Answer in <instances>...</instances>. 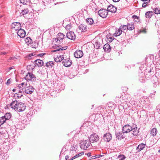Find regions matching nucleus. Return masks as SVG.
I'll use <instances>...</instances> for the list:
<instances>
[{
    "label": "nucleus",
    "instance_id": "1",
    "mask_svg": "<svg viewBox=\"0 0 160 160\" xmlns=\"http://www.w3.org/2000/svg\"><path fill=\"white\" fill-rule=\"evenodd\" d=\"M10 106L12 109L18 112L24 111L26 108L24 104L21 102L18 103L17 101L12 102L11 103Z\"/></svg>",
    "mask_w": 160,
    "mask_h": 160
},
{
    "label": "nucleus",
    "instance_id": "2",
    "mask_svg": "<svg viewBox=\"0 0 160 160\" xmlns=\"http://www.w3.org/2000/svg\"><path fill=\"white\" fill-rule=\"evenodd\" d=\"M91 145V142L89 140H83L80 143L81 148L83 150H86Z\"/></svg>",
    "mask_w": 160,
    "mask_h": 160
},
{
    "label": "nucleus",
    "instance_id": "3",
    "mask_svg": "<svg viewBox=\"0 0 160 160\" xmlns=\"http://www.w3.org/2000/svg\"><path fill=\"white\" fill-rule=\"evenodd\" d=\"M25 79L27 81H35L36 80V77L32 72H28L26 75Z\"/></svg>",
    "mask_w": 160,
    "mask_h": 160
},
{
    "label": "nucleus",
    "instance_id": "4",
    "mask_svg": "<svg viewBox=\"0 0 160 160\" xmlns=\"http://www.w3.org/2000/svg\"><path fill=\"white\" fill-rule=\"evenodd\" d=\"M108 11L105 9H101L99 10L98 12V15L103 18H106L108 14Z\"/></svg>",
    "mask_w": 160,
    "mask_h": 160
},
{
    "label": "nucleus",
    "instance_id": "5",
    "mask_svg": "<svg viewBox=\"0 0 160 160\" xmlns=\"http://www.w3.org/2000/svg\"><path fill=\"white\" fill-rule=\"evenodd\" d=\"M99 139V136L95 133L91 135L89 138V140L90 142H97L98 141Z\"/></svg>",
    "mask_w": 160,
    "mask_h": 160
},
{
    "label": "nucleus",
    "instance_id": "6",
    "mask_svg": "<svg viewBox=\"0 0 160 160\" xmlns=\"http://www.w3.org/2000/svg\"><path fill=\"white\" fill-rule=\"evenodd\" d=\"M132 130V127L128 124L124 125L122 128V132L123 133L130 132Z\"/></svg>",
    "mask_w": 160,
    "mask_h": 160
},
{
    "label": "nucleus",
    "instance_id": "7",
    "mask_svg": "<svg viewBox=\"0 0 160 160\" xmlns=\"http://www.w3.org/2000/svg\"><path fill=\"white\" fill-rule=\"evenodd\" d=\"M21 24L19 22H15L12 23L11 25V28L15 31L18 30L21 28Z\"/></svg>",
    "mask_w": 160,
    "mask_h": 160
},
{
    "label": "nucleus",
    "instance_id": "8",
    "mask_svg": "<svg viewBox=\"0 0 160 160\" xmlns=\"http://www.w3.org/2000/svg\"><path fill=\"white\" fill-rule=\"evenodd\" d=\"M87 26L83 24L80 25L77 29V31L78 33L85 32L87 31Z\"/></svg>",
    "mask_w": 160,
    "mask_h": 160
},
{
    "label": "nucleus",
    "instance_id": "9",
    "mask_svg": "<svg viewBox=\"0 0 160 160\" xmlns=\"http://www.w3.org/2000/svg\"><path fill=\"white\" fill-rule=\"evenodd\" d=\"M24 90L26 94H31L33 92L34 88L32 86H26Z\"/></svg>",
    "mask_w": 160,
    "mask_h": 160
},
{
    "label": "nucleus",
    "instance_id": "10",
    "mask_svg": "<svg viewBox=\"0 0 160 160\" xmlns=\"http://www.w3.org/2000/svg\"><path fill=\"white\" fill-rule=\"evenodd\" d=\"M112 135L109 133H107L103 135V139L104 141L106 142H109L112 139Z\"/></svg>",
    "mask_w": 160,
    "mask_h": 160
},
{
    "label": "nucleus",
    "instance_id": "11",
    "mask_svg": "<svg viewBox=\"0 0 160 160\" xmlns=\"http://www.w3.org/2000/svg\"><path fill=\"white\" fill-rule=\"evenodd\" d=\"M66 36L68 38L72 40H74L76 38V35L74 32L71 31L67 33Z\"/></svg>",
    "mask_w": 160,
    "mask_h": 160
},
{
    "label": "nucleus",
    "instance_id": "12",
    "mask_svg": "<svg viewBox=\"0 0 160 160\" xmlns=\"http://www.w3.org/2000/svg\"><path fill=\"white\" fill-rule=\"evenodd\" d=\"M132 127V130L131 131L132 134L133 136H137L139 132V129L137 127L136 125H133Z\"/></svg>",
    "mask_w": 160,
    "mask_h": 160
},
{
    "label": "nucleus",
    "instance_id": "13",
    "mask_svg": "<svg viewBox=\"0 0 160 160\" xmlns=\"http://www.w3.org/2000/svg\"><path fill=\"white\" fill-rule=\"evenodd\" d=\"M63 65L66 67L70 66L72 64V61L70 60V59H66L63 60L62 62Z\"/></svg>",
    "mask_w": 160,
    "mask_h": 160
},
{
    "label": "nucleus",
    "instance_id": "14",
    "mask_svg": "<svg viewBox=\"0 0 160 160\" xmlns=\"http://www.w3.org/2000/svg\"><path fill=\"white\" fill-rule=\"evenodd\" d=\"M74 55L76 58H79L83 56V53L81 50H78L74 52Z\"/></svg>",
    "mask_w": 160,
    "mask_h": 160
},
{
    "label": "nucleus",
    "instance_id": "15",
    "mask_svg": "<svg viewBox=\"0 0 160 160\" xmlns=\"http://www.w3.org/2000/svg\"><path fill=\"white\" fill-rule=\"evenodd\" d=\"M67 48V47H61V46H57V48H56V49L52 50V52H59V53L60 52H61L62 51L66 50Z\"/></svg>",
    "mask_w": 160,
    "mask_h": 160
},
{
    "label": "nucleus",
    "instance_id": "16",
    "mask_svg": "<svg viewBox=\"0 0 160 160\" xmlns=\"http://www.w3.org/2000/svg\"><path fill=\"white\" fill-rule=\"evenodd\" d=\"M17 34L21 38H23L25 36V32L23 29L22 28H20L17 32Z\"/></svg>",
    "mask_w": 160,
    "mask_h": 160
},
{
    "label": "nucleus",
    "instance_id": "17",
    "mask_svg": "<svg viewBox=\"0 0 160 160\" xmlns=\"http://www.w3.org/2000/svg\"><path fill=\"white\" fill-rule=\"evenodd\" d=\"M108 11H109L112 12H115L117 10V8L111 4L108 8Z\"/></svg>",
    "mask_w": 160,
    "mask_h": 160
},
{
    "label": "nucleus",
    "instance_id": "18",
    "mask_svg": "<svg viewBox=\"0 0 160 160\" xmlns=\"http://www.w3.org/2000/svg\"><path fill=\"white\" fill-rule=\"evenodd\" d=\"M123 132H119L117 133L116 132L115 133L116 138L118 139V140H121L124 137L123 136Z\"/></svg>",
    "mask_w": 160,
    "mask_h": 160
},
{
    "label": "nucleus",
    "instance_id": "19",
    "mask_svg": "<svg viewBox=\"0 0 160 160\" xmlns=\"http://www.w3.org/2000/svg\"><path fill=\"white\" fill-rule=\"evenodd\" d=\"M145 145L146 144H140L136 148L138 152H140L145 148Z\"/></svg>",
    "mask_w": 160,
    "mask_h": 160
},
{
    "label": "nucleus",
    "instance_id": "20",
    "mask_svg": "<svg viewBox=\"0 0 160 160\" xmlns=\"http://www.w3.org/2000/svg\"><path fill=\"white\" fill-rule=\"evenodd\" d=\"M34 62L38 67H41L43 65V61L40 59H37L35 60Z\"/></svg>",
    "mask_w": 160,
    "mask_h": 160
},
{
    "label": "nucleus",
    "instance_id": "21",
    "mask_svg": "<svg viewBox=\"0 0 160 160\" xmlns=\"http://www.w3.org/2000/svg\"><path fill=\"white\" fill-rule=\"evenodd\" d=\"M103 48L105 52H109L111 50L110 46L108 43L105 44L103 46Z\"/></svg>",
    "mask_w": 160,
    "mask_h": 160
},
{
    "label": "nucleus",
    "instance_id": "22",
    "mask_svg": "<svg viewBox=\"0 0 160 160\" xmlns=\"http://www.w3.org/2000/svg\"><path fill=\"white\" fill-rule=\"evenodd\" d=\"M106 37L107 38L106 41L108 43L112 42L113 39V38H112L111 35L110 34H107L106 36Z\"/></svg>",
    "mask_w": 160,
    "mask_h": 160
},
{
    "label": "nucleus",
    "instance_id": "23",
    "mask_svg": "<svg viewBox=\"0 0 160 160\" xmlns=\"http://www.w3.org/2000/svg\"><path fill=\"white\" fill-rule=\"evenodd\" d=\"M78 148V146L76 144H72L70 148V153H71L72 151H74L76 152V151L77 150Z\"/></svg>",
    "mask_w": 160,
    "mask_h": 160
},
{
    "label": "nucleus",
    "instance_id": "24",
    "mask_svg": "<svg viewBox=\"0 0 160 160\" xmlns=\"http://www.w3.org/2000/svg\"><path fill=\"white\" fill-rule=\"evenodd\" d=\"M122 32V30L120 28L119 29L116 30L115 32L113 34V35L115 37L118 36L121 34Z\"/></svg>",
    "mask_w": 160,
    "mask_h": 160
},
{
    "label": "nucleus",
    "instance_id": "25",
    "mask_svg": "<svg viewBox=\"0 0 160 160\" xmlns=\"http://www.w3.org/2000/svg\"><path fill=\"white\" fill-rule=\"evenodd\" d=\"M128 30H132L134 28V25L132 23H130L128 24Z\"/></svg>",
    "mask_w": 160,
    "mask_h": 160
},
{
    "label": "nucleus",
    "instance_id": "26",
    "mask_svg": "<svg viewBox=\"0 0 160 160\" xmlns=\"http://www.w3.org/2000/svg\"><path fill=\"white\" fill-rule=\"evenodd\" d=\"M153 14L152 12H148L146 13L145 15L147 18H151L152 14Z\"/></svg>",
    "mask_w": 160,
    "mask_h": 160
},
{
    "label": "nucleus",
    "instance_id": "27",
    "mask_svg": "<svg viewBox=\"0 0 160 160\" xmlns=\"http://www.w3.org/2000/svg\"><path fill=\"white\" fill-rule=\"evenodd\" d=\"M86 22L89 24L92 25L93 24L94 21L91 18H88L86 20Z\"/></svg>",
    "mask_w": 160,
    "mask_h": 160
},
{
    "label": "nucleus",
    "instance_id": "28",
    "mask_svg": "<svg viewBox=\"0 0 160 160\" xmlns=\"http://www.w3.org/2000/svg\"><path fill=\"white\" fill-rule=\"evenodd\" d=\"M151 135L154 136L156 135L157 129L156 128H153L151 131L150 132Z\"/></svg>",
    "mask_w": 160,
    "mask_h": 160
},
{
    "label": "nucleus",
    "instance_id": "29",
    "mask_svg": "<svg viewBox=\"0 0 160 160\" xmlns=\"http://www.w3.org/2000/svg\"><path fill=\"white\" fill-rule=\"evenodd\" d=\"M25 43L28 45H29V44H31L32 41L31 38L29 37L25 39Z\"/></svg>",
    "mask_w": 160,
    "mask_h": 160
},
{
    "label": "nucleus",
    "instance_id": "30",
    "mask_svg": "<svg viewBox=\"0 0 160 160\" xmlns=\"http://www.w3.org/2000/svg\"><path fill=\"white\" fill-rule=\"evenodd\" d=\"M84 154V153L83 152H82L81 153H79V154H77L75 156H74L72 157V158H71L69 160H72L76 158H77L80 156Z\"/></svg>",
    "mask_w": 160,
    "mask_h": 160
},
{
    "label": "nucleus",
    "instance_id": "31",
    "mask_svg": "<svg viewBox=\"0 0 160 160\" xmlns=\"http://www.w3.org/2000/svg\"><path fill=\"white\" fill-rule=\"evenodd\" d=\"M28 11L29 10L27 8L21 10V12H20V13L21 14L24 15L27 13Z\"/></svg>",
    "mask_w": 160,
    "mask_h": 160
},
{
    "label": "nucleus",
    "instance_id": "32",
    "mask_svg": "<svg viewBox=\"0 0 160 160\" xmlns=\"http://www.w3.org/2000/svg\"><path fill=\"white\" fill-rule=\"evenodd\" d=\"M6 121V119L5 118L4 116L0 118V126L3 124Z\"/></svg>",
    "mask_w": 160,
    "mask_h": 160
},
{
    "label": "nucleus",
    "instance_id": "33",
    "mask_svg": "<svg viewBox=\"0 0 160 160\" xmlns=\"http://www.w3.org/2000/svg\"><path fill=\"white\" fill-rule=\"evenodd\" d=\"M141 101L143 103H146L148 102V99L146 96H143L141 98Z\"/></svg>",
    "mask_w": 160,
    "mask_h": 160
},
{
    "label": "nucleus",
    "instance_id": "34",
    "mask_svg": "<svg viewBox=\"0 0 160 160\" xmlns=\"http://www.w3.org/2000/svg\"><path fill=\"white\" fill-rule=\"evenodd\" d=\"M58 35L59 36V39H60V40H62L65 37V36L61 33H59Z\"/></svg>",
    "mask_w": 160,
    "mask_h": 160
},
{
    "label": "nucleus",
    "instance_id": "35",
    "mask_svg": "<svg viewBox=\"0 0 160 160\" xmlns=\"http://www.w3.org/2000/svg\"><path fill=\"white\" fill-rule=\"evenodd\" d=\"M126 158L125 156L123 155H120L118 158V160H124Z\"/></svg>",
    "mask_w": 160,
    "mask_h": 160
},
{
    "label": "nucleus",
    "instance_id": "36",
    "mask_svg": "<svg viewBox=\"0 0 160 160\" xmlns=\"http://www.w3.org/2000/svg\"><path fill=\"white\" fill-rule=\"evenodd\" d=\"M6 120L9 119L11 117V115L10 113H6L4 116Z\"/></svg>",
    "mask_w": 160,
    "mask_h": 160
},
{
    "label": "nucleus",
    "instance_id": "37",
    "mask_svg": "<svg viewBox=\"0 0 160 160\" xmlns=\"http://www.w3.org/2000/svg\"><path fill=\"white\" fill-rule=\"evenodd\" d=\"M22 96V93H16L14 95V97L15 98H21Z\"/></svg>",
    "mask_w": 160,
    "mask_h": 160
},
{
    "label": "nucleus",
    "instance_id": "38",
    "mask_svg": "<svg viewBox=\"0 0 160 160\" xmlns=\"http://www.w3.org/2000/svg\"><path fill=\"white\" fill-rule=\"evenodd\" d=\"M101 45H100L99 43L98 42H96L94 44V47L96 49H98L100 48Z\"/></svg>",
    "mask_w": 160,
    "mask_h": 160
},
{
    "label": "nucleus",
    "instance_id": "39",
    "mask_svg": "<svg viewBox=\"0 0 160 160\" xmlns=\"http://www.w3.org/2000/svg\"><path fill=\"white\" fill-rule=\"evenodd\" d=\"M53 62L52 61L46 63V66L48 67H52L53 65Z\"/></svg>",
    "mask_w": 160,
    "mask_h": 160
},
{
    "label": "nucleus",
    "instance_id": "40",
    "mask_svg": "<svg viewBox=\"0 0 160 160\" xmlns=\"http://www.w3.org/2000/svg\"><path fill=\"white\" fill-rule=\"evenodd\" d=\"M150 1V0H148V1H145L142 4V7L143 8H145L146 7L147 5L148 4V3Z\"/></svg>",
    "mask_w": 160,
    "mask_h": 160
},
{
    "label": "nucleus",
    "instance_id": "41",
    "mask_svg": "<svg viewBox=\"0 0 160 160\" xmlns=\"http://www.w3.org/2000/svg\"><path fill=\"white\" fill-rule=\"evenodd\" d=\"M120 28L122 30H126L127 29H128V24L127 25H123L122 26V25L120 27Z\"/></svg>",
    "mask_w": 160,
    "mask_h": 160
},
{
    "label": "nucleus",
    "instance_id": "42",
    "mask_svg": "<svg viewBox=\"0 0 160 160\" xmlns=\"http://www.w3.org/2000/svg\"><path fill=\"white\" fill-rule=\"evenodd\" d=\"M154 12L156 14L160 13V10L158 8H155L154 10Z\"/></svg>",
    "mask_w": 160,
    "mask_h": 160
},
{
    "label": "nucleus",
    "instance_id": "43",
    "mask_svg": "<svg viewBox=\"0 0 160 160\" xmlns=\"http://www.w3.org/2000/svg\"><path fill=\"white\" fill-rule=\"evenodd\" d=\"M57 57L59 59V60H60V61H62L63 60H64V57H63V55H59L57 56Z\"/></svg>",
    "mask_w": 160,
    "mask_h": 160
},
{
    "label": "nucleus",
    "instance_id": "44",
    "mask_svg": "<svg viewBox=\"0 0 160 160\" xmlns=\"http://www.w3.org/2000/svg\"><path fill=\"white\" fill-rule=\"evenodd\" d=\"M20 2L23 3V4H26L30 0H20Z\"/></svg>",
    "mask_w": 160,
    "mask_h": 160
},
{
    "label": "nucleus",
    "instance_id": "45",
    "mask_svg": "<svg viewBox=\"0 0 160 160\" xmlns=\"http://www.w3.org/2000/svg\"><path fill=\"white\" fill-rule=\"evenodd\" d=\"M27 84L25 82H22L21 84H19V87H21V86L22 87H23L24 89L26 86H27Z\"/></svg>",
    "mask_w": 160,
    "mask_h": 160
},
{
    "label": "nucleus",
    "instance_id": "46",
    "mask_svg": "<svg viewBox=\"0 0 160 160\" xmlns=\"http://www.w3.org/2000/svg\"><path fill=\"white\" fill-rule=\"evenodd\" d=\"M103 155H96L93 156L92 157V159H94L96 158H98L100 157H102V156H103Z\"/></svg>",
    "mask_w": 160,
    "mask_h": 160
},
{
    "label": "nucleus",
    "instance_id": "47",
    "mask_svg": "<svg viewBox=\"0 0 160 160\" xmlns=\"http://www.w3.org/2000/svg\"><path fill=\"white\" fill-rule=\"evenodd\" d=\"M55 41L58 44L60 43V39H59V38H57L55 39Z\"/></svg>",
    "mask_w": 160,
    "mask_h": 160
},
{
    "label": "nucleus",
    "instance_id": "48",
    "mask_svg": "<svg viewBox=\"0 0 160 160\" xmlns=\"http://www.w3.org/2000/svg\"><path fill=\"white\" fill-rule=\"evenodd\" d=\"M71 25L68 24L65 27V28L66 29L69 30L71 28Z\"/></svg>",
    "mask_w": 160,
    "mask_h": 160
},
{
    "label": "nucleus",
    "instance_id": "49",
    "mask_svg": "<svg viewBox=\"0 0 160 160\" xmlns=\"http://www.w3.org/2000/svg\"><path fill=\"white\" fill-rule=\"evenodd\" d=\"M11 82V81L10 79H8L7 82L6 84L8 85H9Z\"/></svg>",
    "mask_w": 160,
    "mask_h": 160
},
{
    "label": "nucleus",
    "instance_id": "50",
    "mask_svg": "<svg viewBox=\"0 0 160 160\" xmlns=\"http://www.w3.org/2000/svg\"><path fill=\"white\" fill-rule=\"evenodd\" d=\"M55 61L57 62H61L60 60H59V59L57 57V58H54Z\"/></svg>",
    "mask_w": 160,
    "mask_h": 160
},
{
    "label": "nucleus",
    "instance_id": "51",
    "mask_svg": "<svg viewBox=\"0 0 160 160\" xmlns=\"http://www.w3.org/2000/svg\"><path fill=\"white\" fill-rule=\"evenodd\" d=\"M44 54H44V53H40V54H38V56H40L41 57H42L43 56Z\"/></svg>",
    "mask_w": 160,
    "mask_h": 160
},
{
    "label": "nucleus",
    "instance_id": "52",
    "mask_svg": "<svg viewBox=\"0 0 160 160\" xmlns=\"http://www.w3.org/2000/svg\"><path fill=\"white\" fill-rule=\"evenodd\" d=\"M6 54V52H1L0 53V54H4L5 55Z\"/></svg>",
    "mask_w": 160,
    "mask_h": 160
},
{
    "label": "nucleus",
    "instance_id": "53",
    "mask_svg": "<svg viewBox=\"0 0 160 160\" xmlns=\"http://www.w3.org/2000/svg\"><path fill=\"white\" fill-rule=\"evenodd\" d=\"M134 19H138V17L136 16H132Z\"/></svg>",
    "mask_w": 160,
    "mask_h": 160
},
{
    "label": "nucleus",
    "instance_id": "54",
    "mask_svg": "<svg viewBox=\"0 0 160 160\" xmlns=\"http://www.w3.org/2000/svg\"><path fill=\"white\" fill-rule=\"evenodd\" d=\"M33 53H31L28 55V57H31L32 56H33Z\"/></svg>",
    "mask_w": 160,
    "mask_h": 160
},
{
    "label": "nucleus",
    "instance_id": "55",
    "mask_svg": "<svg viewBox=\"0 0 160 160\" xmlns=\"http://www.w3.org/2000/svg\"><path fill=\"white\" fill-rule=\"evenodd\" d=\"M69 157L67 155L65 156V159L66 160H67L68 159H69Z\"/></svg>",
    "mask_w": 160,
    "mask_h": 160
},
{
    "label": "nucleus",
    "instance_id": "56",
    "mask_svg": "<svg viewBox=\"0 0 160 160\" xmlns=\"http://www.w3.org/2000/svg\"><path fill=\"white\" fill-rule=\"evenodd\" d=\"M22 91H23L22 92L21 90H19L18 92V93H20L21 92V93H22V94H23V90H22Z\"/></svg>",
    "mask_w": 160,
    "mask_h": 160
},
{
    "label": "nucleus",
    "instance_id": "57",
    "mask_svg": "<svg viewBox=\"0 0 160 160\" xmlns=\"http://www.w3.org/2000/svg\"><path fill=\"white\" fill-rule=\"evenodd\" d=\"M113 1L115 2H118L120 0H112Z\"/></svg>",
    "mask_w": 160,
    "mask_h": 160
},
{
    "label": "nucleus",
    "instance_id": "58",
    "mask_svg": "<svg viewBox=\"0 0 160 160\" xmlns=\"http://www.w3.org/2000/svg\"><path fill=\"white\" fill-rule=\"evenodd\" d=\"M2 80L1 78H0V84L2 83Z\"/></svg>",
    "mask_w": 160,
    "mask_h": 160
},
{
    "label": "nucleus",
    "instance_id": "59",
    "mask_svg": "<svg viewBox=\"0 0 160 160\" xmlns=\"http://www.w3.org/2000/svg\"><path fill=\"white\" fill-rule=\"evenodd\" d=\"M91 153H88V155L89 156H91Z\"/></svg>",
    "mask_w": 160,
    "mask_h": 160
},
{
    "label": "nucleus",
    "instance_id": "60",
    "mask_svg": "<svg viewBox=\"0 0 160 160\" xmlns=\"http://www.w3.org/2000/svg\"><path fill=\"white\" fill-rule=\"evenodd\" d=\"M16 89L14 88L13 89V90H12V91H13V92H15V91H16Z\"/></svg>",
    "mask_w": 160,
    "mask_h": 160
},
{
    "label": "nucleus",
    "instance_id": "61",
    "mask_svg": "<svg viewBox=\"0 0 160 160\" xmlns=\"http://www.w3.org/2000/svg\"><path fill=\"white\" fill-rule=\"evenodd\" d=\"M142 1H148V0H141Z\"/></svg>",
    "mask_w": 160,
    "mask_h": 160
},
{
    "label": "nucleus",
    "instance_id": "62",
    "mask_svg": "<svg viewBox=\"0 0 160 160\" xmlns=\"http://www.w3.org/2000/svg\"><path fill=\"white\" fill-rule=\"evenodd\" d=\"M2 15H0V18H1V17H2Z\"/></svg>",
    "mask_w": 160,
    "mask_h": 160
},
{
    "label": "nucleus",
    "instance_id": "63",
    "mask_svg": "<svg viewBox=\"0 0 160 160\" xmlns=\"http://www.w3.org/2000/svg\"><path fill=\"white\" fill-rule=\"evenodd\" d=\"M159 152H160V149L158 151Z\"/></svg>",
    "mask_w": 160,
    "mask_h": 160
},
{
    "label": "nucleus",
    "instance_id": "64",
    "mask_svg": "<svg viewBox=\"0 0 160 160\" xmlns=\"http://www.w3.org/2000/svg\"><path fill=\"white\" fill-rule=\"evenodd\" d=\"M11 58V59H10V60H11V59H12V58Z\"/></svg>",
    "mask_w": 160,
    "mask_h": 160
}]
</instances>
